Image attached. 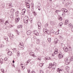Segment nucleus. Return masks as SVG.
Returning <instances> with one entry per match:
<instances>
[{
  "instance_id": "f257e3e1",
  "label": "nucleus",
  "mask_w": 73,
  "mask_h": 73,
  "mask_svg": "<svg viewBox=\"0 0 73 73\" xmlns=\"http://www.w3.org/2000/svg\"><path fill=\"white\" fill-rule=\"evenodd\" d=\"M56 67V62H54L53 63V65L52 66L51 68L53 70H54Z\"/></svg>"
},
{
  "instance_id": "f03ea898",
  "label": "nucleus",
  "mask_w": 73,
  "mask_h": 73,
  "mask_svg": "<svg viewBox=\"0 0 73 73\" xmlns=\"http://www.w3.org/2000/svg\"><path fill=\"white\" fill-rule=\"evenodd\" d=\"M19 48H24V44H23V43H19V44L18 45Z\"/></svg>"
},
{
  "instance_id": "7ed1b4c3",
  "label": "nucleus",
  "mask_w": 73,
  "mask_h": 73,
  "mask_svg": "<svg viewBox=\"0 0 73 73\" xmlns=\"http://www.w3.org/2000/svg\"><path fill=\"white\" fill-rule=\"evenodd\" d=\"M27 17L26 19L24 20V21L25 24H27V23H28V21L29 20L28 17Z\"/></svg>"
},
{
  "instance_id": "20e7f679",
  "label": "nucleus",
  "mask_w": 73,
  "mask_h": 73,
  "mask_svg": "<svg viewBox=\"0 0 73 73\" xmlns=\"http://www.w3.org/2000/svg\"><path fill=\"white\" fill-rule=\"evenodd\" d=\"M57 72H59V73H61L62 71H63V69H61L60 68H58L57 70Z\"/></svg>"
},
{
  "instance_id": "39448f33",
  "label": "nucleus",
  "mask_w": 73,
  "mask_h": 73,
  "mask_svg": "<svg viewBox=\"0 0 73 73\" xmlns=\"http://www.w3.org/2000/svg\"><path fill=\"white\" fill-rule=\"evenodd\" d=\"M64 60L65 62H66V63H68V64L69 63V61L68 60V58H65Z\"/></svg>"
},
{
  "instance_id": "423d86ee",
  "label": "nucleus",
  "mask_w": 73,
  "mask_h": 73,
  "mask_svg": "<svg viewBox=\"0 0 73 73\" xmlns=\"http://www.w3.org/2000/svg\"><path fill=\"white\" fill-rule=\"evenodd\" d=\"M34 34L36 36H38V33L36 31H34Z\"/></svg>"
},
{
  "instance_id": "0eeeda50",
  "label": "nucleus",
  "mask_w": 73,
  "mask_h": 73,
  "mask_svg": "<svg viewBox=\"0 0 73 73\" xmlns=\"http://www.w3.org/2000/svg\"><path fill=\"white\" fill-rule=\"evenodd\" d=\"M4 22V20L3 19H0V24H3Z\"/></svg>"
},
{
  "instance_id": "6e6552de",
  "label": "nucleus",
  "mask_w": 73,
  "mask_h": 73,
  "mask_svg": "<svg viewBox=\"0 0 73 73\" xmlns=\"http://www.w3.org/2000/svg\"><path fill=\"white\" fill-rule=\"evenodd\" d=\"M52 31H47V32L46 33L48 35H50V32H51V33H54V31H53L52 32Z\"/></svg>"
},
{
  "instance_id": "1a4fd4ad",
  "label": "nucleus",
  "mask_w": 73,
  "mask_h": 73,
  "mask_svg": "<svg viewBox=\"0 0 73 73\" xmlns=\"http://www.w3.org/2000/svg\"><path fill=\"white\" fill-rule=\"evenodd\" d=\"M19 11H17L15 13V16L16 17H19Z\"/></svg>"
},
{
  "instance_id": "9d476101",
  "label": "nucleus",
  "mask_w": 73,
  "mask_h": 73,
  "mask_svg": "<svg viewBox=\"0 0 73 73\" xmlns=\"http://www.w3.org/2000/svg\"><path fill=\"white\" fill-rule=\"evenodd\" d=\"M70 69V68H69V67L68 66L66 67L65 68V69H66V71H67L68 72H69V70Z\"/></svg>"
},
{
  "instance_id": "9b49d317",
  "label": "nucleus",
  "mask_w": 73,
  "mask_h": 73,
  "mask_svg": "<svg viewBox=\"0 0 73 73\" xmlns=\"http://www.w3.org/2000/svg\"><path fill=\"white\" fill-rule=\"evenodd\" d=\"M20 20V18H17L15 19V21L16 23H17Z\"/></svg>"
},
{
  "instance_id": "f8f14e48",
  "label": "nucleus",
  "mask_w": 73,
  "mask_h": 73,
  "mask_svg": "<svg viewBox=\"0 0 73 73\" xmlns=\"http://www.w3.org/2000/svg\"><path fill=\"white\" fill-rule=\"evenodd\" d=\"M64 51L65 52H68V48L65 47L64 48Z\"/></svg>"
},
{
  "instance_id": "ddd939ff",
  "label": "nucleus",
  "mask_w": 73,
  "mask_h": 73,
  "mask_svg": "<svg viewBox=\"0 0 73 73\" xmlns=\"http://www.w3.org/2000/svg\"><path fill=\"white\" fill-rule=\"evenodd\" d=\"M48 30V29H47L46 28H44L43 29V32L44 33H46L47 32V31Z\"/></svg>"
},
{
  "instance_id": "4468645a",
  "label": "nucleus",
  "mask_w": 73,
  "mask_h": 73,
  "mask_svg": "<svg viewBox=\"0 0 73 73\" xmlns=\"http://www.w3.org/2000/svg\"><path fill=\"white\" fill-rule=\"evenodd\" d=\"M8 54L9 56H11L12 54V53L11 51H9L8 52Z\"/></svg>"
},
{
  "instance_id": "2eb2a0df",
  "label": "nucleus",
  "mask_w": 73,
  "mask_h": 73,
  "mask_svg": "<svg viewBox=\"0 0 73 73\" xmlns=\"http://www.w3.org/2000/svg\"><path fill=\"white\" fill-rule=\"evenodd\" d=\"M50 23L51 25H54L55 23L53 21H50Z\"/></svg>"
},
{
  "instance_id": "dca6fc26",
  "label": "nucleus",
  "mask_w": 73,
  "mask_h": 73,
  "mask_svg": "<svg viewBox=\"0 0 73 73\" xmlns=\"http://www.w3.org/2000/svg\"><path fill=\"white\" fill-rule=\"evenodd\" d=\"M27 35H31V30L28 31L27 32Z\"/></svg>"
},
{
  "instance_id": "f3484780",
  "label": "nucleus",
  "mask_w": 73,
  "mask_h": 73,
  "mask_svg": "<svg viewBox=\"0 0 73 73\" xmlns=\"http://www.w3.org/2000/svg\"><path fill=\"white\" fill-rule=\"evenodd\" d=\"M25 11H26V9H25L22 10V13H23V15H24V14H25Z\"/></svg>"
},
{
  "instance_id": "a211bd4d",
  "label": "nucleus",
  "mask_w": 73,
  "mask_h": 73,
  "mask_svg": "<svg viewBox=\"0 0 73 73\" xmlns=\"http://www.w3.org/2000/svg\"><path fill=\"white\" fill-rule=\"evenodd\" d=\"M29 54L30 56H34V53L32 52H31L29 53Z\"/></svg>"
},
{
  "instance_id": "6ab92c4d",
  "label": "nucleus",
  "mask_w": 73,
  "mask_h": 73,
  "mask_svg": "<svg viewBox=\"0 0 73 73\" xmlns=\"http://www.w3.org/2000/svg\"><path fill=\"white\" fill-rule=\"evenodd\" d=\"M58 50L57 49H56L55 50V51L54 52V54H57L58 51H57Z\"/></svg>"
},
{
  "instance_id": "aec40b11",
  "label": "nucleus",
  "mask_w": 73,
  "mask_h": 73,
  "mask_svg": "<svg viewBox=\"0 0 73 73\" xmlns=\"http://www.w3.org/2000/svg\"><path fill=\"white\" fill-rule=\"evenodd\" d=\"M8 5H9V8H11V7H12V3H10L8 4Z\"/></svg>"
},
{
  "instance_id": "412c9836",
  "label": "nucleus",
  "mask_w": 73,
  "mask_h": 73,
  "mask_svg": "<svg viewBox=\"0 0 73 73\" xmlns=\"http://www.w3.org/2000/svg\"><path fill=\"white\" fill-rule=\"evenodd\" d=\"M52 65H52V63H50L49 64V66L48 67L49 69H50V68H52Z\"/></svg>"
},
{
  "instance_id": "4be33fe9",
  "label": "nucleus",
  "mask_w": 73,
  "mask_h": 73,
  "mask_svg": "<svg viewBox=\"0 0 73 73\" xmlns=\"http://www.w3.org/2000/svg\"><path fill=\"white\" fill-rule=\"evenodd\" d=\"M58 56L59 57V58H60V59L62 58V57H64V56H63V55H58Z\"/></svg>"
},
{
  "instance_id": "5701e85b",
  "label": "nucleus",
  "mask_w": 73,
  "mask_h": 73,
  "mask_svg": "<svg viewBox=\"0 0 73 73\" xmlns=\"http://www.w3.org/2000/svg\"><path fill=\"white\" fill-rule=\"evenodd\" d=\"M40 24L39 25H38V29H41V27H40V26H41V24L40 23Z\"/></svg>"
},
{
  "instance_id": "b1692460",
  "label": "nucleus",
  "mask_w": 73,
  "mask_h": 73,
  "mask_svg": "<svg viewBox=\"0 0 73 73\" xmlns=\"http://www.w3.org/2000/svg\"><path fill=\"white\" fill-rule=\"evenodd\" d=\"M13 52L14 53H16V52H17V50H16V48H14L13 49Z\"/></svg>"
},
{
  "instance_id": "393cba45",
  "label": "nucleus",
  "mask_w": 73,
  "mask_h": 73,
  "mask_svg": "<svg viewBox=\"0 0 73 73\" xmlns=\"http://www.w3.org/2000/svg\"><path fill=\"white\" fill-rule=\"evenodd\" d=\"M61 11L60 10H56L55 11V13H58V12H61Z\"/></svg>"
},
{
  "instance_id": "a878e982",
  "label": "nucleus",
  "mask_w": 73,
  "mask_h": 73,
  "mask_svg": "<svg viewBox=\"0 0 73 73\" xmlns=\"http://www.w3.org/2000/svg\"><path fill=\"white\" fill-rule=\"evenodd\" d=\"M70 60V61H73V56H71Z\"/></svg>"
},
{
  "instance_id": "bb28decb",
  "label": "nucleus",
  "mask_w": 73,
  "mask_h": 73,
  "mask_svg": "<svg viewBox=\"0 0 73 73\" xmlns=\"http://www.w3.org/2000/svg\"><path fill=\"white\" fill-rule=\"evenodd\" d=\"M26 6L27 8H30V4H28V5L26 4Z\"/></svg>"
},
{
  "instance_id": "cd10ccee",
  "label": "nucleus",
  "mask_w": 73,
  "mask_h": 73,
  "mask_svg": "<svg viewBox=\"0 0 73 73\" xmlns=\"http://www.w3.org/2000/svg\"><path fill=\"white\" fill-rule=\"evenodd\" d=\"M62 17H61L60 16H59V20H60V21H61V20H62Z\"/></svg>"
},
{
  "instance_id": "c85d7f7f",
  "label": "nucleus",
  "mask_w": 73,
  "mask_h": 73,
  "mask_svg": "<svg viewBox=\"0 0 73 73\" xmlns=\"http://www.w3.org/2000/svg\"><path fill=\"white\" fill-rule=\"evenodd\" d=\"M3 59L2 58H1L0 59V62L2 64V63H3Z\"/></svg>"
},
{
  "instance_id": "c756f323",
  "label": "nucleus",
  "mask_w": 73,
  "mask_h": 73,
  "mask_svg": "<svg viewBox=\"0 0 73 73\" xmlns=\"http://www.w3.org/2000/svg\"><path fill=\"white\" fill-rule=\"evenodd\" d=\"M11 12H12V13H13V12L15 11V9H11Z\"/></svg>"
},
{
  "instance_id": "7c9ffc66",
  "label": "nucleus",
  "mask_w": 73,
  "mask_h": 73,
  "mask_svg": "<svg viewBox=\"0 0 73 73\" xmlns=\"http://www.w3.org/2000/svg\"><path fill=\"white\" fill-rule=\"evenodd\" d=\"M48 41L49 42H50V41H51V38H48Z\"/></svg>"
},
{
  "instance_id": "2f4dec72",
  "label": "nucleus",
  "mask_w": 73,
  "mask_h": 73,
  "mask_svg": "<svg viewBox=\"0 0 73 73\" xmlns=\"http://www.w3.org/2000/svg\"><path fill=\"white\" fill-rule=\"evenodd\" d=\"M22 25H19L17 27L18 28H22Z\"/></svg>"
},
{
  "instance_id": "473e14b6",
  "label": "nucleus",
  "mask_w": 73,
  "mask_h": 73,
  "mask_svg": "<svg viewBox=\"0 0 73 73\" xmlns=\"http://www.w3.org/2000/svg\"><path fill=\"white\" fill-rule=\"evenodd\" d=\"M63 24V23H62V22L60 23H59V25H60V27H61V26Z\"/></svg>"
},
{
  "instance_id": "72a5a7b5",
  "label": "nucleus",
  "mask_w": 73,
  "mask_h": 73,
  "mask_svg": "<svg viewBox=\"0 0 73 73\" xmlns=\"http://www.w3.org/2000/svg\"><path fill=\"white\" fill-rule=\"evenodd\" d=\"M39 66H40V67H42L43 66V64L42 63H40L39 64Z\"/></svg>"
},
{
  "instance_id": "f704fd0d",
  "label": "nucleus",
  "mask_w": 73,
  "mask_h": 73,
  "mask_svg": "<svg viewBox=\"0 0 73 73\" xmlns=\"http://www.w3.org/2000/svg\"><path fill=\"white\" fill-rule=\"evenodd\" d=\"M36 43L37 44H39V42H40V41L39 40V39H38L36 41Z\"/></svg>"
},
{
  "instance_id": "c9c22d12",
  "label": "nucleus",
  "mask_w": 73,
  "mask_h": 73,
  "mask_svg": "<svg viewBox=\"0 0 73 73\" xmlns=\"http://www.w3.org/2000/svg\"><path fill=\"white\" fill-rule=\"evenodd\" d=\"M65 10H64V12H68V10H67L66 9H65Z\"/></svg>"
},
{
  "instance_id": "e433bc0d",
  "label": "nucleus",
  "mask_w": 73,
  "mask_h": 73,
  "mask_svg": "<svg viewBox=\"0 0 73 73\" xmlns=\"http://www.w3.org/2000/svg\"><path fill=\"white\" fill-rule=\"evenodd\" d=\"M21 67H23V66H25L24 65V64H21Z\"/></svg>"
},
{
  "instance_id": "4c0bfd02",
  "label": "nucleus",
  "mask_w": 73,
  "mask_h": 73,
  "mask_svg": "<svg viewBox=\"0 0 73 73\" xmlns=\"http://www.w3.org/2000/svg\"><path fill=\"white\" fill-rule=\"evenodd\" d=\"M31 61V59H30L29 60H28L27 61V63H29V62L30 61Z\"/></svg>"
},
{
  "instance_id": "58836bf2",
  "label": "nucleus",
  "mask_w": 73,
  "mask_h": 73,
  "mask_svg": "<svg viewBox=\"0 0 73 73\" xmlns=\"http://www.w3.org/2000/svg\"><path fill=\"white\" fill-rule=\"evenodd\" d=\"M45 58L46 59H47V60H49V59H50V57H46Z\"/></svg>"
},
{
  "instance_id": "ea45409f",
  "label": "nucleus",
  "mask_w": 73,
  "mask_h": 73,
  "mask_svg": "<svg viewBox=\"0 0 73 73\" xmlns=\"http://www.w3.org/2000/svg\"><path fill=\"white\" fill-rule=\"evenodd\" d=\"M7 60H8V58H4V60L5 61H7Z\"/></svg>"
},
{
  "instance_id": "a19ab883",
  "label": "nucleus",
  "mask_w": 73,
  "mask_h": 73,
  "mask_svg": "<svg viewBox=\"0 0 73 73\" xmlns=\"http://www.w3.org/2000/svg\"><path fill=\"white\" fill-rule=\"evenodd\" d=\"M40 6H41V4L40 3L38 4V7H40Z\"/></svg>"
},
{
  "instance_id": "79ce46f5",
  "label": "nucleus",
  "mask_w": 73,
  "mask_h": 73,
  "mask_svg": "<svg viewBox=\"0 0 73 73\" xmlns=\"http://www.w3.org/2000/svg\"><path fill=\"white\" fill-rule=\"evenodd\" d=\"M27 71L28 73H30V70L29 69H28Z\"/></svg>"
},
{
  "instance_id": "37998d69",
  "label": "nucleus",
  "mask_w": 73,
  "mask_h": 73,
  "mask_svg": "<svg viewBox=\"0 0 73 73\" xmlns=\"http://www.w3.org/2000/svg\"><path fill=\"white\" fill-rule=\"evenodd\" d=\"M68 23L66 22H65V25H67V24H68Z\"/></svg>"
},
{
  "instance_id": "c03bdc74",
  "label": "nucleus",
  "mask_w": 73,
  "mask_h": 73,
  "mask_svg": "<svg viewBox=\"0 0 73 73\" xmlns=\"http://www.w3.org/2000/svg\"><path fill=\"white\" fill-rule=\"evenodd\" d=\"M34 16H36V13H34Z\"/></svg>"
},
{
  "instance_id": "a18cd8bd",
  "label": "nucleus",
  "mask_w": 73,
  "mask_h": 73,
  "mask_svg": "<svg viewBox=\"0 0 73 73\" xmlns=\"http://www.w3.org/2000/svg\"><path fill=\"white\" fill-rule=\"evenodd\" d=\"M22 67V69L23 70H24V68H25V66H23V67Z\"/></svg>"
},
{
  "instance_id": "49530a36",
  "label": "nucleus",
  "mask_w": 73,
  "mask_h": 73,
  "mask_svg": "<svg viewBox=\"0 0 73 73\" xmlns=\"http://www.w3.org/2000/svg\"><path fill=\"white\" fill-rule=\"evenodd\" d=\"M42 45H44L45 44V42H42Z\"/></svg>"
},
{
  "instance_id": "de8ad7c7",
  "label": "nucleus",
  "mask_w": 73,
  "mask_h": 73,
  "mask_svg": "<svg viewBox=\"0 0 73 73\" xmlns=\"http://www.w3.org/2000/svg\"><path fill=\"white\" fill-rule=\"evenodd\" d=\"M17 56H19V52H17Z\"/></svg>"
},
{
  "instance_id": "09e8293b",
  "label": "nucleus",
  "mask_w": 73,
  "mask_h": 73,
  "mask_svg": "<svg viewBox=\"0 0 73 73\" xmlns=\"http://www.w3.org/2000/svg\"><path fill=\"white\" fill-rule=\"evenodd\" d=\"M38 60H40H40H41V58H38Z\"/></svg>"
},
{
  "instance_id": "8fccbe9b",
  "label": "nucleus",
  "mask_w": 73,
  "mask_h": 73,
  "mask_svg": "<svg viewBox=\"0 0 73 73\" xmlns=\"http://www.w3.org/2000/svg\"><path fill=\"white\" fill-rule=\"evenodd\" d=\"M68 20L67 19L66 20V21H65L66 22H67V23H68Z\"/></svg>"
},
{
  "instance_id": "3c124183",
  "label": "nucleus",
  "mask_w": 73,
  "mask_h": 73,
  "mask_svg": "<svg viewBox=\"0 0 73 73\" xmlns=\"http://www.w3.org/2000/svg\"><path fill=\"white\" fill-rule=\"evenodd\" d=\"M71 24H69V27H71Z\"/></svg>"
},
{
  "instance_id": "603ef678",
  "label": "nucleus",
  "mask_w": 73,
  "mask_h": 73,
  "mask_svg": "<svg viewBox=\"0 0 73 73\" xmlns=\"http://www.w3.org/2000/svg\"><path fill=\"white\" fill-rule=\"evenodd\" d=\"M15 32H17V33L19 31H18V30H15Z\"/></svg>"
},
{
  "instance_id": "864d4df0",
  "label": "nucleus",
  "mask_w": 73,
  "mask_h": 73,
  "mask_svg": "<svg viewBox=\"0 0 73 73\" xmlns=\"http://www.w3.org/2000/svg\"><path fill=\"white\" fill-rule=\"evenodd\" d=\"M43 72V71H42L41 70L40 71V73H42Z\"/></svg>"
},
{
  "instance_id": "5fc2aeb1",
  "label": "nucleus",
  "mask_w": 73,
  "mask_h": 73,
  "mask_svg": "<svg viewBox=\"0 0 73 73\" xmlns=\"http://www.w3.org/2000/svg\"><path fill=\"white\" fill-rule=\"evenodd\" d=\"M59 55H60V56H61V55H62V53H60L59 54Z\"/></svg>"
},
{
  "instance_id": "6e6d98bb",
  "label": "nucleus",
  "mask_w": 73,
  "mask_h": 73,
  "mask_svg": "<svg viewBox=\"0 0 73 73\" xmlns=\"http://www.w3.org/2000/svg\"><path fill=\"white\" fill-rule=\"evenodd\" d=\"M17 33V34H18V35H19L20 34V32H18Z\"/></svg>"
},
{
  "instance_id": "4d7b16f0",
  "label": "nucleus",
  "mask_w": 73,
  "mask_h": 73,
  "mask_svg": "<svg viewBox=\"0 0 73 73\" xmlns=\"http://www.w3.org/2000/svg\"><path fill=\"white\" fill-rule=\"evenodd\" d=\"M64 9H61V10L62 11H64Z\"/></svg>"
},
{
  "instance_id": "13d9d810",
  "label": "nucleus",
  "mask_w": 73,
  "mask_h": 73,
  "mask_svg": "<svg viewBox=\"0 0 73 73\" xmlns=\"http://www.w3.org/2000/svg\"><path fill=\"white\" fill-rule=\"evenodd\" d=\"M70 27H71V28H72V27H73V25H71V26Z\"/></svg>"
},
{
  "instance_id": "bf43d9fd",
  "label": "nucleus",
  "mask_w": 73,
  "mask_h": 73,
  "mask_svg": "<svg viewBox=\"0 0 73 73\" xmlns=\"http://www.w3.org/2000/svg\"><path fill=\"white\" fill-rule=\"evenodd\" d=\"M38 10H39V11H40V10H41V9L40 8H39L38 9Z\"/></svg>"
},
{
  "instance_id": "052dcab7",
  "label": "nucleus",
  "mask_w": 73,
  "mask_h": 73,
  "mask_svg": "<svg viewBox=\"0 0 73 73\" xmlns=\"http://www.w3.org/2000/svg\"><path fill=\"white\" fill-rule=\"evenodd\" d=\"M32 19H30V21H32Z\"/></svg>"
},
{
  "instance_id": "680f3d73",
  "label": "nucleus",
  "mask_w": 73,
  "mask_h": 73,
  "mask_svg": "<svg viewBox=\"0 0 73 73\" xmlns=\"http://www.w3.org/2000/svg\"><path fill=\"white\" fill-rule=\"evenodd\" d=\"M27 5L29 4V3L27 2V3H26V5H27Z\"/></svg>"
},
{
  "instance_id": "e2e57ef3",
  "label": "nucleus",
  "mask_w": 73,
  "mask_h": 73,
  "mask_svg": "<svg viewBox=\"0 0 73 73\" xmlns=\"http://www.w3.org/2000/svg\"><path fill=\"white\" fill-rule=\"evenodd\" d=\"M64 13H62V16H64Z\"/></svg>"
},
{
  "instance_id": "0e129e2a",
  "label": "nucleus",
  "mask_w": 73,
  "mask_h": 73,
  "mask_svg": "<svg viewBox=\"0 0 73 73\" xmlns=\"http://www.w3.org/2000/svg\"><path fill=\"white\" fill-rule=\"evenodd\" d=\"M10 26H11V27H12L13 26L12 25H10Z\"/></svg>"
},
{
  "instance_id": "69168bd1",
  "label": "nucleus",
  "mask_w": 73,
  "mask_h": 73,
  "mask_svg": "<svg viewBox=\"0 0 73 73\" xmlns=\"http://www.w3.org/2000/svg\"><path fill=\"white\" fill-rule=\"evenodd\" d=\"M13 63H15V61H14V60H13Z\"/></svg>"
},
{
  "instance_id": "338daca9",
  "label": "nucleus",
  "mask_w": 73,
  "mask_h": 73,
  "mask_svg": "<svg viewBox=\"0 0 73 73\" xmlns=\"http://www.w3.org/2000/svg\"><path fill=\"white\" fill-rule=\"evenodd\" d=\"M68 4H70V2H68Z\"/></svg>"
},
{
  "instance_id": "774afa93",
  "label": "nucleus",
  "mask_w": 73,
  "mask_h": 73,
  "mask_svg": "<svg viewBox=\"0 0 73 73\" xmlns=\"http://www.w3.org/2000/svg\"><path fill=\"white\" fill-rule=\"evenodd\" d=\"M52 56L53 57V56H54V55H53V54H52Z\"/></svg>"
}]
</instances>
